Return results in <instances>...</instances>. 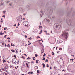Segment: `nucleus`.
Instances as JSON below:
<instances>
[{"mask_svg": "<svg viewBox=\"0 0 75 75\" xmlns=\"http://www.w3.org/2000/svg\"><path fill=\"white\" fill-rule=\"evenodd\" d=\"M7 3H8H8H10V1H7Z\"/></svg>", "mask_w": 75, "mask_h": 75, "instance_id": "33", "label": "nucleus"}, {"mask_svg": "<svg viewBox=\"0 0 75 75\" xmlns=\"http://www.w3.org/2000/svg\"><path fill=\"white\" fill-rule=\"evenodd\" d=\"M40 25H41V22L40 23Z\"/></svg>", "mask_w": 75, "mask_h": 75, "instance_id": "59", "label": "nucleus"}, {"mask_svg": "<svg viewBox=\"0 0 75 75\" xmlns=\"http://www.w3.org/2000/svg\"><path fill=\"white\" fill-rule=\"evenodd\" d=\"M36 63H38V61H39V60H36Z\"/></svg>", "mask_w": 75, "mask_h": 75, "instance_id": "25", "label": "nucleus"}, {"mask_svg": "<svg viewBox=\"0 0 75 75\" xmlns=\"http://www.w3.org/2000/svg\"><path fill=\"white\" fill-rule=\"evenodd\" d=\"M60 66H61V67H63L64 66V65H63V64H60Z\"/></svg>", "mask_w": 75, "mask_h": 75, "instance_id": "27", "label": "nucleus"}, {"mask_svg": "<svg viewBox=\"0 0 75 75\" xmlns=\"http://www.w3.org/2000/svg\"><path fill=\"white\" fill-rule=\"evenodd\" d=\"M35 67H37L36 68L37 69H38V66H35Z\"/></svg>", "mask_w": 75, "mask_h": 75, "instance_id": "40", "label": "nucleus"}, {"mask_svg": "<svg viewBox=\"0 0 75 75\" xmlns=\"http://www.w3.org/2000/svg\"><path fill=\"white\" fill-rule=\"evenodd\" d=\"M59 50H62V48H59Z\"/></svg>", "mask_w": 75, "mask_h": 75, "instance_id": "44", "label": "nucleus"}, {"mask_svg": "<svg viewBox=\"0 0 75 75\" xmlns=\"http://www.w3.org/2000/svg\"><path fill=\"white\" fill-rule=\"evenodd\" d=\"M6 62V61H5V60H3V63H4V62Z\"/></svg>", "mask_w": 75, "mask_h": 75, "instance_id": "38", "label": "nucleus"}, {"mask_svg": "<svg viewBox=\"0 0 75 75\" xmlns=\"http://www.w3.org/2000/svg\"><path fill=\"white\" fill-rule=\"evenodd\" d=\"M16 24H15L14 25V27H16Z\"/></svg>", "mask_w": 75, "mask_h": 75, "instance_id": "52", "label": "nucleus"}, {"mask_svg": "<svg viewBox=\"0 0 75 75\" xmlns=\"http://www.w3.org/2000/svg\"><path fill=\"white\" fill-rule=\"evenodd\" d=\"M4 70H5V71H8V67H7V66H5L4 67Z\"/></svg>", "mask_w": 75, "mask_h": 75, "instance_id": "12", "label": "nucleus"}, {"mask_svg": "<svg viewBox=\"0 0 75 75\" xmlns=\"http://www.w3.org/2000/svg\"><path fill=\"white\" fill-rule=\"evenodd\" d=\"M4 6V4L3 1H0V6Z\"/></svg>", "mask_w": 75, "mask_h": 75, "instance_id": "9", "label": "nucleus"}, {"mask_svg": "<svg viewBox=\"0 0 75 75\" xmlns=\"http://www.w3.org/2000/svg\"><path fill=\"white\" fill-rule=\"evenodd\" d=\"M23 15L24 16H25L26 14L25 13H24L23 14Z\"/></svg>", "mask_w": 75, "mask_h": 75, "instance_id": "63", "label": "nucleus"}, {"mask_svg": "<svg viewBox=\"0 0 75 75\" xmlns=\"http://www.w3.org/2000/svg\"><path fill=\"white\" fill-rule=\"evenodd\" d=\"M7 38V39H9V40H10V38Z\"/></svg>", "mask_w": 75, "mask_h": 75, "instance_id": "51", "label": "nucleus"}, {"mask_svg": "<svg viewBox=\"0 0 75 75\" xmlns=\"http://www.w3.org/2000/svg\"><path fill=\"white\" fill-rule=\"evenodd\" d=\"M49 67V66L48 65V64H47V68H48V67Z\"/></svg>", "mask_w": 75, "mask_h": 75, "instance_id": "39", "label": "nucleus"}, {"mask_svg": "<svg viewBox=\"0 0 75 75\" xmlns=\"http://www.w3.org/2000/svg\"><path fill=\"white\" fill-rule=\"evenodd\" d=\"M28 74H33V72H29L28 73Z\"/></svg>", "mask_w": 75, "mask_h": 75, "instance_id": "19", "label": "nucleus"}, {"mask_svg": "<svg viewBox=\"0 0 75 75\" xmlns=\"http://www.w3.org/2000/svg\"><path fill=\"white\" fill-rule=\"evenodd\" d=\"M6 37H7V35H5V36H4V37L5 38H6Z\"/></svg>", "mask_w": 75, "mask_h": 75, "instance_id": "47", "label": "nucleus"}, {"mask_svg": "<svg viewBox=\"0 0 75 75\" xmlns=\"http://www.w3.org/2000/svg\"><path fill=\"white\" fill-rule=\"evenodd\" d=\"M54 69H56V68H57V67H56V66H54Z\"/></svg>", "mask_w": 75, "mask_h": 75, "instance_id": "48", "label": "nucleus"}, {"mask_svg": "<svg viewBox=\"0 0 75 75\" xmlns=\"http://www.w3.org/2000/svg\"><path fill=\"white\" fill-rule=\"evenodd\" d=\"M37 73H40V71H39V70H38L37 71Z\"/></svg>", "mask_w": 75, "mask_h": 75, "instance_id": "36", "label": "nucleus"}, {"mask_svg": "<svg viewBox=\"0 0 75 75\" xmlns=\"http://www.w3.org/2000/svg\"><path fill=\"white\" fill-rule=\"evenodd\" d=\"M24 56H22L21 57V58H24Z\"/></svg>", "mask_w": 75, "mask_h": 75, "instance_id": "56", "label": "nucleus"}, {"mask_svg": "<svg viewBox=\"0 0 75 75\" xmlns=\"http://www.w3.org/2000/svg\"><path fill=\"white\" fill-rule=\"evenodd\" d=\"M26 62H25L23 63V65L24 66H25V67H28V64Z\"/></svg>", "mask_w": 75, "mask_h": 75, "instance_id": "8", "label": "nucleus"}, {"mask_svg": "<svg viewBox=\"0 0 75 75\" xmlns=\"http://www.w3.org/2000/svg\"><path fill=\"white\" fill-rule=\"evenodd\" d=\"M44 50H43V49H42L41 50V54H42L43 53H44Z\"/></svg>", "mask_w": 75, "mask_h": 75, "instance_id": "17", "label": "nucleus"}, {"mask_svg": "<svg viewBox=\"0 0 75 75\" xmlns=\"http://www.w3.org/2000/svg\"><path fill=\"white\" fill-rule=\"evenodd\" d=\"M62 40H59L57 41V43H58V44H60V43H62Z\"/></svg>", "mask_w": 75, "mask_h": 75, "instance_id": "10", "label": "nucleus"}, {"mask_svg": "<svg viewBox=\"0 0 75 75\" xmlns=\"http://www.w3.org/2000/svg\"><path fill=\"white\" fill-rule=\"evenodd\" d=\"M70 61H72V62H73V61H74V59H70Z\"/></svg>", "mask_w": 75, "mask_h": 75, "instance_id": "21", "label": "nucleus"}, {"mask_svg": "<svg viewBox=\"0 0 75 75\" xmlns=\"http://www.w3.org/2000/svg\"><path fill=\"white\" fill-rule=\"evenodd\" d=\"M23 24L25 25V26H27V25H28V22L25 21L23 22Z\"/></svg>", "mask_w": 75, "mask_h": 75, "instance_id": "6", "label": "nucleus"}, {"mask_svg": "<svg viewBox=\"0 0 75 75\" xmlns=\"http://www.w3.org/2000/svg\"><path fill=\"white\" fill-rule=\"evenodd\" d=\"M42 60H43V61H44V60H45V57L43 58Z\"/></svg>", "mask_w": 75, "mask_h": 75, "instance_id": "42", "label": "nucleus"}, {"mask_svg": "<svg viewBox=\"0 0 75 75\" xmlns=\"http://www.w3.org/2000/svg\"><path fill=\"white\" fill-rule=\"evenodd\" d=\"M46 55L45 53H44V55H43V57H45V56Z\"/></svg>", "mask_w": 75, "mask_h": 75, "instance_id": "37", "label": "nucleus"}, {"mask_svg": "<svg viewBox=\"0 0 75 75\" xmlns=\"http://www.w3.org/2000/svg\"><path fill=\"white\" fill-rule=\"evenodd\" d=\"M39 28L41 29L42 28V26H39Z\"/></svg>", "mask_w": 75, "mask_h": 75, "instance_id": "22", "label": "nucleus"}, {"mask_svg": "<svg viewBox=\"0 0 75 75\" xmlns=\"http://www.w3.org/2000/svg\"><path fill=\"white\" fill-rule=\"evenodd\" d=\"M35 57H38V55H37V54H35Z\"/></svg>", "mask_w": 75, "mask_h": 75, "instance_id": "31", "label": "nucleus"}, {"mask_svg": "<svg viewBox=\"0 0 75 75\" xmlns=\"http://www.w3.org/2000/svg\"><path fill=\"white\" fill-rule=\"evenodd\" d=\"M19 10L21 12H23V8L21 7L19 8Z\"/></svg>", "mask_w": 75, "mask_h": 75, "instance_id": "15", "label": "nucleus"}, {"mask_svg": "<svg viewBox=\"0 0 75 75\" xmlns=\"http://www.w3.org/2000/svg\"><path fill=\"white\" fill-rule=\"evenodd\" d=\"M48 60L46 59L45 61V62H48Z\"/></svg>", "mask_w": 75, "mask_h": 75, "instance_id": "41", "label": "nucleus"}, {"mask_svg": "<svg viewBox=\"0 0 75 75\" xmlns=\"http://www.w3.org/2000/svg\"><path fill=\"white\" fill-rule=\"evenodd\" d=\"M38 38H41V37H39V36H38Z\"/></svg>", "mask_w": 75, "mask_h": 75, "instance_id": "64", "label": "nucleus"}, {"mask_svg": "<svg viewBox=\"0 0 75 75\" xmlns=\"http://www.w3.org/2000/svg\"><path fill=\"white\" fill-rule=\"evenodd\" d=\"M9 5H10V6H12V3H9Z\"/></svg>", "mask_w": 75, "mask_h": 75, "instance_id": "32", "label": "nucleus"}, {"mask_svg": "<svg viewBox=\"0 0 75 75\" xmlns=\"http://www.w3.org/2000/svg\"><path fill=\"white\" fill-rule=\"evenodd\" d=\"M33 61H34V60H35V59L34 58L33 59Z\"/></svg>", "mask_w": 75, "mask_h": 75, "instance_id": "61", "label": "nucleus"}, {"mask_svg": "<svg viewBox=\"0 0 75 75\" xmlns=\"http://www.w3.org/2000/svg\"><path fill=\"white\" fill-rule=\"evenodd\" d=\"M44 32L45 33H47V31L46 30H45L44 31Z\"/></svg>", "mask_w": 75, "mask_h": 75, "instance_id": "54", "label": "nucleus"}, {"mask_svg": "<svg viewBox=\"0 0 75 75\" xmlns=\"http://www.w3.org/2000/svg\"><path fill=\"white\" fill-rule=\"evenodd\" d=\"M11 46H13V47H14V46H15V45L14 44L13 45V44L12 43L11 44Z\"/></svg>", "mask_w": 75, "mask_h": 75, "instance_id": "24", "label": "nucleus"}, {"mask_svg": "<svg viewBox=\"0 0 75 75\" xmlns=\"http://www.w3.org/2000/svg\"><path fill=\"white\" fill-rule=\"evenodd\" d=\"M54 28H55L56 30H58L61 27V24L59 23H56L54 25Z\"/></svg>", "mask_w": 75, "mask_h": 75, "instance_id": "1", "label": "nucleus"}, {"mask_svg": "<svg viewBox=\"0 0 75 75\" xmlns=\"http://www.w3.org/2000/svg\"><path fill=\"white\" fill-rule=\"evenodd\" d=\"M11 51H12L13 52H14L15 51H14V50H13V49H12Z\"/></svg>", "mask_w": 75, "mask_h": 75, "instance_id": "29", "label": "nucleus"}, {"mask_svg": "<svg viewBox=\"0 0 75 75\" xmlns=\"http://www.w3.org/2000/svg\"><path fill=\"white\" fill-rule=\"evenodd\" d=\"M42 65H43V68H44V67H45V64H44V63H43L42 64Z\"/></svg>", "mask_w": 75, "mask_h": 75, "instance_id": "23", "label": "nucleus"}, {"mask_svg": "<svg viewBox=\"0 0 75 75\" xmlns=\"http://www.w3.org/2000/svg\"><path fill=\"white\" fill-rule=\"evenodd\" d=\"M19 25H20V23H18V26H19Z\"/></svg>", "mask_w": 75, "mask_h": 75, "instance_id": "45", "label": "nucleus"}, {"mask_svg": "<svg viewBox=\"0 0 75 75\" xmlns=\"http://www.w3.org/2000/svg\"><path fill=\"white\" fill-rule=\"evenodd\" d=\"M52 55H55V53H54V52H52Z\"/></svg>", "mask_w": 75, "mask_h": 75, "instance_id": "28", "label": "nucleus"}, {"mask_svg": "<svg viewBox=\"0 0 75 75\" xmlns=\"http://www.w3.org/2000/svg\"><path fill=\"white\" fill-rule=\"evenodd\" d=\"M1 22H3V19L1 18Z\"/></svg>", "mask_w": 75, "mask_h": 75, "instance_id": "34", "label": "nucleus"}, {"mask_svg": "<svg viewBox=\"0 0 75 75\" xmlns=\"http://www.w3.org/2000/svg\"><path fill=\"white\" fill-rule=\"evenodd\" d=\"M27 59H28V60L29 59V57H28L27 58Z\"/></svg>", "mask_w": 75, "mask_h": 75, "instance_id": "57", "label": "nucleus"}, {"mask_svg": "<svg viewBox=\"0 0 75 75\" xmlns=\"http://www.w3.org/2000/svg\"><path fill=\"white\" fill-rule=\"evenodd\" d=\"M17 21H19L20 23H21L23 19H22V17L21 15L20 16H18L17 18Z\"/></svg>", "mask_w": 75, "mask_h": 75, "instance_id": "3", "label": "nucleus"}, {"mask_svg": "<svg viewBox=\"0 0 75 75\" xmlns=\"http://www.w3.org/2000/svg\"><path fill=\"white\" fill-rule=\"evenodd\" d=\"M47 10L50 14H51L53 12V8L52 7H49L48 8Z\"/></svg>", "mask_w": 75, "mask_h": 75, "instance_id": "4", "label": "nucleus"}, {"mask_svg": "<svg viewBox=\"0 0 75 75\" xmlns=\"http://www.w3.org/2000/svg\"><path fill=\"white\" fill-rule=\"evenodd\" d=\"M65 70H63L62 71H63L64 72H65Z\"/></svg>", "mask_w": 75, "mask_h": 75, "instance_id": "43", "label": "nucleus"}, {"mask_svg": "<svg viewBox=\"0 0 75 75\" xmlns=\"http://www.w3.org/2000/svg\"><path fill=\"white\" fill-rule=\"evenodd\" d=\"M66 23L67 24H68V25H70L71 24V21L70 20H69L68 21L67 20Z\"/></svg>", "mask_w": 75, "mask_h": 75, "instance_id": "7", "label": "nucleus"}, {"mask_svg": "<svg viewBox=\"0 0 75 75\" xmlns=\"http://www.w3.org/2000/svg\"><path fill=\"white\" fill-rule=\"evenodd\" d=\"M7 28L6 27V28H4V30H7Z\"/></svg>", "mask_w": 75, "mask_h": 75, "instance_id": "26", "label": "nucleus"}, {"mask_svg": "<svg viewBox=\"0 0 75 75\" xmlns=\"http://www.w3.org/2000/svg\"><path fill=\"white\" fill-rule=\"evenodd\" d=\"M12 67V66L11 65H10V68H11Z\"/></svg>", "mask_w": 75, "mask_h": 75, "instance_id": "62", "label": "nucleus"}, {"mask_svg": "<svg viewBox=\"0 0 75 75\" xmlns=\"http://www.w3.org/2000/svg\"><path fill=\"white\" fill-rule=\"evenodd\" d=\"M3 17H4V18H5V15H4L2 16Z\"/></svg>", "mask_w": 75, "mask_h": 75, "instance_id": "35", "label": "nucleus"}, {"mask_svg": "<svg viewBox=\"0 0 75 75\" xmlns=\"http://www.w3.org/2000/svg\"><path fill=\"white\" fill-rule=\"evenodd\" d=\"M4 70V69L3 68H2L0 70L1 72H3V71Z\"/></svg>", "mask_w": 75, "mask_h": 75, "instance_id": "18", "label": "nucleus"}, {"mask_svg": "<svg viewBox=\"0 0 75 75\" xmlns=\"http://www.w3.org/2000/svg\"><path fill=\"white\" fill-rule=\"evenodd\" d=\"M19 63V60L18 59H14V62H13V64L15 65H17Z\"/></svg>", "mask_w": 75, "mask_h": 75, "instance_id": "5", "label": "nucleus"}, {"mask_svg": "<svg viewBox=\"0 0 75 75\" xmlns=\"http://www.w3.org/2000/svg\"><path fill=\"white\" fill-rule=\"evenodd\" d=\"M4 32L5 33H7V32L6 31H4Z\"/></svg>", "mask_w": 75, "mask_h": 75, "instance_id": "55", "label": "nucleus"}, {"mask_svg": "<svg viewBox=\"0 0 75 75\" xmlns=\"http://www.w3.org/2000/svg\"><path fill=\"white\" fill-rule=\"evenodd\" d=\"M24 55L26 56H27V54H25Z\"/></svg>", "mask_w": 75, "mask_h": 75, "instance_id": "58", "label": "nucleus"}, {"mask_svg": "<svg viewBox=\"0 0 75 75\" xmlns=\"http://www.w3.org/2000/svg\"><path fill=\"white\" fill-rule=\"evenodd\" d=\"M30 7V5L29 4H28L26 6V7H27V8H29Z\"/></svg>", "mask_w": 75, "mask_h": 75, "instance_id": "16", "label": "nucleus"}, {"mask_svg": "<svg viewBox=\"0 0 75 75\" xmlns=\"http://www.w3.org/2000/svg\"><path fill=\"white\" fill-rule=\"evenodd\" d=\"M3 41H1L0 42V45L1 46H3L4 45V43H3Z\"/></svg>", "mask_w": 75, "mask_h": 75, "instance_id": "14", "label": "nucleus"}, {"mask_svg": "<svg viewBox=\"0 0 75 75\" xmlns=\"http://www.w3.org/2000/svg\"><path fill=\"white\" fill-rule=\"evenodd\" d=\"M52 18H55V16H52Z\"/></svg>", "mask_w": 75, "mask_h": 75, "instance_id": "46", "label": "nucleus"}, {"mask_svg": "<svg viewBox=\"0 0 75 75\" xmlns=\"http://www.w3.org/2000/svg\"><path fill=\"white\" fill-rule=\"evenodd\" d=\"M25 38H27V36L25 35Z\"/></svg>", "mask_w": 75, "mask_h": 75, "instance_id": "60", "label": "nucleus"}, {"mask_svg": "<svg viewBox=\"0 0 75 75\" xmlns=\"http://www.w3.org/2000/svg\"><path fill=\"white\" fill-rule=\"evenodd\" d=\"M62 36L65 37V38L67 40V38H68V33L67 32L66 33L65 32H64L62 35Z\"/></svg>", "mask_w": 75, "mask_h": 75, "instance_id": "2", "label": "nucleus"}, {"mask_svg": "<svg viewBox=\"0 0 75 75\" xmlns=\"http://www.w3.org/2000/svg\"><path fill=\"white\" fill-rule=\"evenodd\" d=\"M15 68L16 69H17V67H15Z\"/></svg>", "mask_w": 75, "mask_h": 75, "instance_id": "53", "label": "nucleus"}, {"mask_svg": "<svg viewBox=\"0 0 75 75\" xmlns=\"http://www.w3.org/2000/svg\"><path fill=\"white\" fill-rule=\"evenodd\" d=\"M28 39H29V40H30L31 41V40H32L31 39H32V38H31V37L29 38Z\"/></svg>", "mask_w": 75, "mask_h": 75, "instance_id": "20", "label": "nucleus"}, {"mask_svg": "<svg viewBox=\"0 0 75 75\" xmlns=\"http://www.w3.org/2000/svg\"><path fill=\"white\" fill-rule=\"evenodd\" d=\"M44 20L45 22H47V21L48 23H49V22H50V20L49 19H45Z\"/></svg>", "mask_w": 75, "mask_h": 75, "instance_id": "13", "label": "nucleus"}, {"mask_svg": "<svg viewBox=\"0 0 75 75\" xmlns=\"http://www.w3.org/2000/svg\"><path fill=\"white\" fill-rule=\"evenodd\" d=\"M3 13L4 14H5V13H6V11H3Z\"/></svg>", "mask_w": 75, "mask_h": 75, "instance_id": "30", "label": "nucleus"}, {"mask_svg": "<svg viewBox=\"0 0 75 75\" xmlns=\"http://www.w3.org/2000/svg\"><path fill=\"white\" fill-rule=\"evenodd\" d=\"M14 58H16V55H14Z\"/></svg>", "mask_w": 75, "mask_h": 75, "instance_id": "49", "label": "nucleus"}, {"mask_svg": "<svg viewBox=\"0 0 75 75\" xmlns=\"http://www.w3.org/2000/svg\"><path fill=\"white\" fill-rule=\"evenodd\" d=\"M9 45H10V44H8V45L7 46L8 47H9Z\"/></svg>", "mask_w": 75, "mask_h": 75, "instance_id": "50", "label": "nucleus"}, {"mask_svg": "<svg viewBox=\"0 0 75 75\" xmlns=\"http://www.w3.org/2000/svg\"><path fill=\"white\" fill-rule=\"evenodd\" d=\"M9 73L7 71H6L3 74L4 75H8Z\"/></svg>", "mask_w": 75, "mask_h": 75, "instance_id": "11", "label": "nucleus"}]
</instances>
